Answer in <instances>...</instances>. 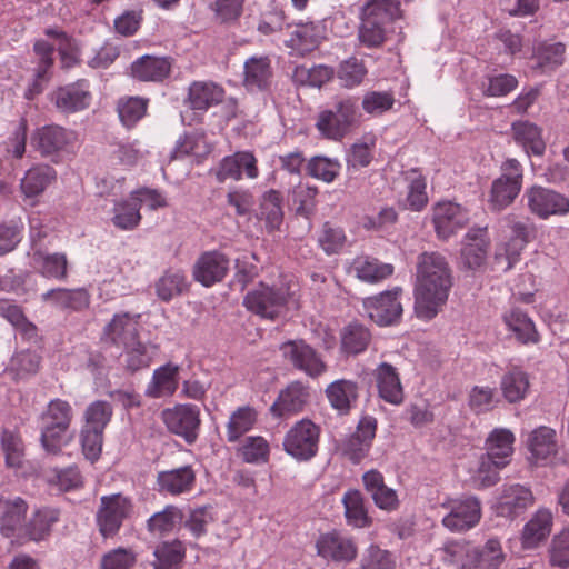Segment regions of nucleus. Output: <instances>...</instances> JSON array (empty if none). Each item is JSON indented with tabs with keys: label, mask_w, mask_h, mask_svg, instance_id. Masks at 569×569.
Segmentation results:
<instances>
[{
	"label": "nucleus",
	"mask_w": 569,
	"mask_h": 569,
	"mask_svg": "<svg viewBox=\"0 0 569 569\" xmlns=\"http://www.w3.org/2000/svg\"><path fill=\"white\" fill-rule=\"evenodd\" d=\"M523 198L530 213L539 219L569 213V198L553 189L533 184L527 188Z\"/></svg>",
	"instance_id": "obj_13"
},
{
	"label": "nucleus",
	"mask_w": 569,
	"mask_h": 569,
	"mask_svg": "<svg viewBox=\"0 0 569 569\" xmlns=\"http://www.w3.org/2000/svg\"><path fill=\"white\" fill-rule=\"evenodd\" d=\"M368 74V69L362 59L355 56L341 61L338 66L337 78L341 86L348 89L360 86Z\"/></svg>",
	"instance_id": "obj_59"
},
{
	"label": "nucleus",
	"mask_w": 569,
	"mask_h": 569,
	"mask_svg": "<svg viewBox=\"0 0 569 569\" xmlns=\"http://www.w3.org/2000/svg\"><path fill=\"white\" fill-rule=\"evenodd\" d=\"M358 279L368 283H378L393 274L395 268L377 258L358 257L352 263Z\"/></svg>",
	"instance_id": "obj_52"
},
{
	"label": "nucleus",
	"mask_w": 569,
	"mask_h": 569,
	"mask_svg": "<svg viewBox=\"0 0 569 569\" xmlns=\"http://www.w3.org/2000/svg\"><path fill=\"white\" fill-rule=\"evenodd\" d=\"M179 386V366L168 362L153 371L151 381L146 388V396L158 399L171 397Z\"/></svg>",
	"instance_id": "obj_37"
},
{
	"label": "nucleus",
	"mask_w": 569,
	"mask_h": 569,
	"mask_svg": "<svg viewBox=\"0 0 569 569\" xmlns=\"http://www.w3.org/2000/svg\"><path fill=\"white\" fill-rule=\"evenodd\" d=\"M491 249L488 227L473 226L463 236L460 259L463 268L477 271L486 266Z\"/></svg>",
	"instance_id": "obj_19"
},
{
	"label": "nucleus",
	"mask_w": 569,
	"mask_h": 569,
	"mask_svg": "<svg viewBox=\"0 0 569 569\" xmlns=\"http://www.w3.org/2000/svg\"><path fill=\"white\" fill-rule=\"evenodd\" d=\"M0 445L8 468L19 469L23 466L24 442L18 431L3 429L0 436Z\"/></svg>",
	"instance_id": "obj_57"
},
{
	"label": "nucleus",
	"mask_w": 569,
	"mask_h": 569,
	"mask_svg": "<svg viewBox=\"0 0 569 569\" xmlns=\"http://www.w3.org/2000/svg\"><path fill=\"white\" fill-rule=\"evenodd\" d=\"M140 313L117 312L103 327L100 341L107 346L127 347L141 340Z\"/></svg>",
	"instance_id": "obj_15"
},
{
	"label": "nucleus",
	"mask_w": 569,
	"mask_h": 569,
	"mask_svg": "<svg viewBox=\"0 0 569 569\" xmlns=\"http://www.w3.org/2000/svg\"><path fill=\"white\" fill-rule=\"evenodd\" d=\"M552 515L547 509H539L526 523L521 541L525 549L536 548L551 532Z\"/></svg>",
	"instance_id": "obj_46"
},
{
	"label": "nucleus",
	"mask_w": 569,
	"mask_h": 569,
	"mask_svg": "<svg viewBox=\"0 0 569 569\" xmlns=\"http://www.w3.org/2000/svg\"><path fill=\"white\" fill-rule=\"evenodd\" d=\"M196 481V470L191 465H187L158 472L156 483L159 492L180 496L190 492L194 488Z\"/></svg>",
	"instance_id": "obj_31"
},
{
	"label": "nucleus",
	"mask_w": 569,
	"mask_h": 569,
	"mask_svg": "<svg viewBox=\"0 0 569 569\" xmlns=\"http://www.w3.org/2000/svg\"><path fill=\"white\" fill-rule=\"evenodd\" d=\"M161 420L167 430L183 439L187 445H193L200 433V409L192 403H178L161 411Z\"/></svg>",
	"instance_id": "obj_11"
},
{
	"label": "nucleus",
	"mask_w": 569,
	"mask_h": 569,
	"mask_svg": "<svg viewBox=\"0 0 569 569\" xmlns=\"http://www.w3.org/2000/svg\"><path fill=\"white\" fill-rule=\"evenodd\" d=\"M140 210V198L130 193L128 199L114 203L111 221L120 230H134L142 219Z\"/></svg>",
	"instance_id": "obj_51"
},
{
	"label": "nucleus",
	"mask_w": 569,
	"mask_h": 569,
	"mask_svg": "<svg viewBox=\"0 0 569 569\" xmlns=\"http://www.w3.org/2000/svg\"><path fill=\"white\" fill-rule=\"evenodd\" d=\"M280 351L287 363L312 379L328 370L321 353L305 339L287 340L280 345Z\"/></svg>",
	"instance_id": "obj_12"
},
{
	"label": "nucleus",
	"mask_w": 569,
	"mask_h": 569,
	"mask_svg": "<svg viewBox=\"0 0 569 569\" xmlns=\"http://www.w3.org/2000/svg\"><path fill=\"white\" fill-rule=\"evenodd\" d=\"M41 299L57 308L71 311H82L90 305V295L84 288H53L42 293Z\"/></svg>",
	"instance_id": "obj_38"
},
{
	"label": "nucleus",
	"mask_w": 569,
	"mask_h": 569,
	"mask_svg": "<svg viewBox=\"0 0 569 569\" xmlns=\"http://www.w3.org/2000/svg\"><path fill=\"white\" fill-rule=\"evenodd\" d=\"M154 569H181L186 558V547L179 539L159 542L153 551Z\"/></svg>",
	"instance_id": "obj_48"
},
{
	"label": "nucleus",
	"mask_w": 569,
	"mask_h": 569,
	"mask_svg": "<svg viewBox=\"0 0 569 569\" xmlns=\"http://www.w3.org/2000/svg\"><path fill=\"white\" fill-rule=\"evenodd\" d=\"M452 286L453 273L447 258L438 251L420 253L413 289L417 317L433 319L447 303Z\"/></svg>",
	"instance_id": "obj_1"
},
{
	"label": "nucleus",
	"mask_w": 569,
	"mask_h": 569,
	"mask_svg": "<svg viewBox=\"0 0 569 569\" xmlns=\"http://www.w3.org/2000/svg\"><path fill=\"white\" fill-rule=\"evenodd\" d=\"M530 389L529 375L520 367L515 366L508 369L500 379V390L508 403H519Z\"/></svg>",
	"instance_id": "obj_44"
},
{
	"label": "nucleus",
	"mask_w": 569,
	"mask_h": 569,
	"mask_svg": "<svg viewBox=\"0 0 569 569\" xmlns=\"http://www.w3.org/2000/svg\"><path fill=\"white\" fill-rule=\"evenodd\" d=\"M346 522L352 528H369L373 523L363 495L359 489H349L342 497Z\"/></svg>",
	"instance_id": "obj_42"
},
{
	"label": "nucleus",
	"mask_w": 569,
	"mask_h": 569,
	"mask_svg": "<svg viewBox=\"0 0 569 569\" xmlns=\"http://www.w3.org/2000/svg\"><path fill=\"white\" fill-rule=\"evenodd\" d=\"M441 560L459 569L476 568V560L472 559L477 555L476 547L467 540H450L438 549Z\"/></svg>",
	"instance_id": "obj_45"
},
{
	"label": "nucleus",
	"mask_w": 569,
	"mask_h": 569,
	"mask_svg": "<svg viewBox=\"0 0 569 569\" xmlns=\"http://www.w3.org/2000/svg\"><path fill=\"white\" fill-rule=\"evenodd\" d=\"M317 187L299 183L292 189V203L295 212L299 217L310 219L317 209Z\"/></svg>",
	"instance_id": "obj_62"
},
{
	"label": "nucleus",
	"mask_w": 569,
	"mask_h": 569,
	"mask_svg": "<svg viewBox=\"0 0 569 569\" xmlns=\"http://www.w3.org/2000/svg\"><path fill=\"white\" fill-rule=\"evenodd\" d=\"M173 58L144 54L131 62L128 74L139 82L163 83L172 73Z\"/></svg>",
	"instance_id": "obj_23"
},
{
	"label": "nucleus",
	"mask_w": 569,
	"mask_h": 569,
	"mask_svg": "<svg viewBox=\"0 0 569 569\" xmlns=\"http://www.w3.org/2000/svg\"><path fill=\"white\" fill-rule=\"evenodd\" d=\"M134 505L130 497L120 492L100 498V505L96 512V523L103 539H112L118 536L123 522L133 515Z\"/></svg>",
	"instance_id": "obj_8"
},
{
	"label": "nucleus",
	"mask_w": 569,
	"mask_h": 569,
	"mask_svg": "<svg viewBox=\"0 0 569 569\" xmlns=\"http://www.w3.org/2000/svg\"><path fill=\"white\" fill-rule=\"evenodd\" d=\"M326 38V28L320 21L299 22L287 44L305 57L317 50Z\"/></svg>",
	"instance_id": "obj_33"
},
{
	"label": "nucleus",
	"mask_w": 569,
	"mask_h": 569,
	"mask_svg": "<svg viewBox=\"0 0 569 569\" xmlns=\"http://www.w3.org/2000/svg\"><path fill=\"white\" fill-rule=\"evenodd\" d=\"M137 560L133 549L118 547L101 557L98 569H133Z\"/></svg>",
	"instance_id": "obj_64"
},
{
	"label": "nucleus",
	"mask_w": 569,
	"mask_h": 569,
	"mask_svg": "<svg viewBox=\"0 0 569 569\" xmlns=\"http://www.w3.org/2000/svg\"><path fill=\"white\" fill-rule=\"evenodd\" d=\"M295 293L289 283L269 286L260 281L243 297V307L262 319L276 320L288 309Z\"/></svg>",
	"instance_id": "obj_5"
},
{
	"label": "nucleus",
	"mask_w": 569,
	"mask_h": 569,
	"mask_svg": "<svg viewBox=\"0 0 569 569\" xmlns=\"http://www.w3.org/2000/svg\"><path fill=\"white\" fill-rule=\"evenodd\" d=\"M320 433V426L310 419H301L286 433L283 450L298 461H309L318 453Z\"/></svg>",
	"instance_id": "obj_9"
},
{
	"label": "nucleus",
	"mask_w": 569,
	"mask_h": 569,
	"mask_svg": "<svg viewBox=\"0 0 569 569\" xmlns=\"http://www.w3.org/2000/svg\"><path fill=\"white\" fill-rule=\"evenodd\" d=\"M400 11L397 0H370L361 9L359 41L367 48H380L387 40L386 24Z\"/></svg>",
	"instance_id": "obj_4"
},
{
	"label": "nucleus",
	"mask_w": 569,
	"mask_h": 569,
	"mask_svg": "<svg viewBox=\"0 0 569 569\" xmlns=\"http://www.w3.org/2000/svg\"><path fill=\"white\" fill-rule=\"evenodd\" d=\"M566 53L567 46L561 41L555 39L538 41L533 44L529 58L530 69L535 74H550L563 66Z\"/></svg>",
	"instance_id": "obj_22"
},
{
	"label": "nucleus",
	"mask_w": 569,
	"mask_h": 569,
	"mask_svg": "<svg viewBox=\"0 0 569 569\" xmlns=\"http://www.w3.org/2000/svg\"><path fill=\"white\" fill-rule=\"evenodd\" d=\"M515 435L505 428L493 429L486 439L483 456L498 460L510 462V457L513 453Z\"/></svg>",
	"instance_id": "obj_50"
},
{
	"label": "nucleus",
	"mask_w": 569,
	"mask_h": 569,
	"mask_svg": "<svg viewBox=\"0 0 569 569\" xmlns=\"http://www.w3.org/2000/svg\"><path fill=\"white\" fill-rule=\"evenodd\" d=\"M50 101L62 114H73L87 110L92 102V91L87 79L57 87L50 94Z\"/></svg>",
	"instance_id": "obj_17"
},
{
	"label": "nucleus",
	"mask_w": 569,
	"mask_h": 569,
	"mask_svg": "<svg viewBox=\"0 0 569 569\" xmlns=\"http://www.w3.org/2000/svg\"><path fill=\"white\" fill-rule=\"evenodd\" d=\"M403 179L408 183V208L411 211H422L429 202L426 177L419 168H411L403 173Z\"/></svg>",
	"instance_id": "obj_53"
},
{
	"label": "nucleus",
	"mask_w": 569,
	"mask_h": 569,
	"mask_svg": "<svg viewBox=\"0 0 569 569\" xmlns=\"http://www.w3.org/2000/svg\"><path fill=\"white\" fill-rule=\"evenodd\" d=\"M150 100L139 96H124L117 102V112L121 123L128 128H133L148 111Z\"/></svg>",
	"instance_id": "obj_56"
},
{
	"label": "nucleus",
	"mask_w": 569,
	"mask_h": 569,
	"mask_svg": "<svg viewBox=\"0 0 569 569\" xmlns=\"http://www.w3.org/2000/svg\"><path fill=\"white\" fill-rule=\"evenodd\" d=\"M237 455L247 463H266L270 458V445L261 436L247 437Z\"/></svg>",
	"instance_id": "obj_60"
},
{
	"label": "nucleus",
	"mask_w": 569,
	"mask_h": 569,
	"mask_svg": "<svg viewBox=\"0 0 569 569\" xmlns=\"http://www.w3.org/2000/svg\"><path fill=\"white\" fill-rule=\"evenodd\" d=\"M359 383L349 379H338L330 382L325 395L331 408L340 416H348L359 400Z\"/></svg>",
	"instance_id": "obj_32"
},
{
	"label": "nucleus",
	"mask_w": 569,
	"mask_h": 569,
	"mask_svg": "<svg viewBox=\"0 0 569 569\" xmlns=\"http://www.w3.org/2000/svg\"><path fill=\"white\" fill-rule=\"evenodd\" d=\"M28 502L16 497L0 498V533L7 539H12V545L22 546V536L27 526Z\"/></svg>",
	"instance_id": "obj_18"
},
{
	"label": "nucleus",
	"mask_w": 569,
	"mask_h": 569,
	"mask_svg": "<svg viewBox=\"0 0 569 569\" xmlns=\"http://www.w3.org/2000/svg\"><path fill=\"white\" fill-rule=\"evenodd\" d=\"M401 287L381 291L362 299V307L367 317L379 327H391L400 323L403 308L400 297Z\"/></svg>",
	"instance_id": "obj_10"
},
{
	"label": "nucleus",
	"mask_w": 569,
	"mask_h": 569,
	"mask_svg": "<svg viewBox=\"0 0 569 569\" xmlns=\"http://www.w3.org/2000/svg\"><path fill=\"white\" fill-rule=\"evenodd\" d=\"M309 397V388L302 381L295 380L279 392L270 411L277 418L297 415L305 409Z\"/></svg>",
	"instance_id": "obj_29"
},
{
	"label": "nucleus",
	"mask_w": 569,
	"mask_h": 569,
	"mask_svg": "<svg viewBox=\"0 0 569 569\" xmlns=\"http://www.w3.org/2000/svg\"><path fill=\"white\" fill-rule=\"evenodd\" d=\"M182 519V510L177 506L168 505L147 520V529L152 535L164 536L170 533Z\"/></svg>",
	"instance_id": "obj_58"
},
{
	"label": "nucleus",
	"mask_w": 569,
	"mask_h": 569,
	"mask_svg": "<svg viewBox=\"0 0 569 569\" xmlns=\"http://www.w3.org/2000/svg\"><path fill=\"white\" fill-rule=\"evenodd\" d=\"M340 162L326 156H315L306 163L308 176L327 183L333 182L340 174Z\"/></svg>",
	"instance_id": "obj_61"
},
{
	"label": "nucleus",
	"mask_w": 569,
	"mask_h": 569,
	"mask_svg": "<svg viewBox=\"0 0 569 569\" xmlns=\"http://www.w3.org/2000/svg\"><path fill=\"white\" fill-rule=\"evenodd\" d=\"M512 138L526 152L542 156L546 142L542 138V128L529 120H518L511 124Z\"/></svg>",
	"instance_id": "obj_40"
},
{
	"label": "nucleus",
	"mask_w": 569,
	"mask_h": 569,
	"mask_svg": "<svg viewBox=\"0 0 569 569\" xmlns=\"http://www.w3.org/2000/svg\"><path fill=\"white\" fill-rule=\"evenodd\" d=\"M335 69L326 64H317L311 68L305 64L296 66L291 76L297 87L321 88L335 77Z\"/></svg>",
	"instance_id": "obj_55"
},
{
	"label": "nucleus",
	"mask_w": 569,
	"mask_h": 569,
	"mask_svg": "<svg viewBox=\"0 0 569 569\" xmlns=\"http://www.w3.org/2000/svg\"><path fill=\"white\" fill-rule=\"evenodd\" d=\"M33 261L39 274L46 279L66 281L69 277L70 263L63 252L49 253L37 250L33 253Z\"/></svg>",
	"instance_id": "obj_43"
},
{
	"label": "nucleus",
	"mask_w": 569,
	"mask_h": 569,
	"mask_svg": "<svg viewBox=\"0 0 569 569\" xmlns=\"http://www.w3.org/2000/svg\"><path fill=\"white\" fill-rule=\"evenodd\" d=\"M481 519V503L476 497H463L450 502V512L442 525L452 532L468 531Z\"/></svg>",
	"instance_id": "obj_24"
},
{
	"label": "nucleus",
	"mask_w": 569,
	"mask_h": 569,
	"mask_svg": "<svg viewBox=\"0 0 569 569\" xmlns=\"http://www.w3.org/2000/svg\"><path fill=\"white\" fill-rule=\"evenodd\" d=\"M535 503V497L529 487L520 483L503 485L495 506L497 516L513 520L523 515Z\"/></svg>",
	"instance_id": "obj_25"
},
{
	"label": "nucleus",
	"mask_w": 569,
	"mask_h": 569,
	"mask_svg": "<svg viewBox=\"0 0 569 569\" xmlns=\"http://www.w3.org/2000/svg\"><path fill=\"white\" fill-rule=\"evenodd\" d=\"M73 409L69 401L61 398L51 399L39 416L41 422L40 443L51 456H59L73 436L70 428L73 421Z\"/></svg>",
	"instance_id": "obj_2"
},
{
	"label": "nucleus",
	"mask_w": 569,
	"mask_h": 569,
	"mask_svg": "<svg viewBox=\"0 0 569 569\" xmlns=\"http://www.w3.org/2000/svg\"><path fill=\"white\" fill-rule=\"evenodd\" d=\"M57 180V171L47 163L33 164L21 180L20 189L27 198H36Z\"/></svg>",
	"instance_id": "obj_39"
},
{
	"label": "nucleus",
	"mask_w": 569,
	"mask_h": 569,
	"mask_svg": "<svg viewBox=\"0 0 569 569\" xmlns=\"http://www.w3.org/2000/svg\"><path fill=\"white\" fill-rule=\"evenodd\" d=\"M431 211L433 230L441 241H448L470 222L469 210L453 201H439Z\"/></svg>",
	"instance_id": "obj_14"
},
{
	"label": "nucleus",
	"mask_w": 569,
	"mask_h": 569,
	"mask_svg": "<svg viewBox=\"0 0 569 569\" xmlns=\"http://www.w3.org/2000/svg\"><path fill=\"white\" fill-rule=\"evenodd\" d=\"M361 480L363 489L378 509L387 512L399 509L400 499L398 492L386 485L385 477L379 470L371 469L366 471Z\"/></svg>",
	"instance_id": "obj_28"
},
{
	"label": "nucleus",
	"mask_w": 569,
	"mask_h": 569,
	"mask_svg": "<svg viewBox=\"0 0 569 569\" xmlns=\"http://www.w3.org/2000/svg\"><path fill=\"white\" fill-rule=\"evenodd\" d=\"M361 118L358 99L345 97L318 112L315 128L322 139L341 142L360 127Z\"/></svg>",
	"instance_id": "obj_3"
},
{
	"label": "nucleus",
	"mask_w": 569,
	"mask_h": 569,
	"mask_svg": "<svg viewBox=\"0 0 569 569\" xmlns=\"http://www.w3.org/2000/svg\"><path fill=\"white\" fill-rule=\"evenodd\" d=\"M61 519V510L56 507L42 506L36 508L27 520L22 545L29 541L41 542L50 538L54 526Z\"/></svg>",
	"instance_id": "obj_27"
},
{
	"label": "nucleus",
	"mask_w": 569,
	"mask_h": 569,
	"mask_svg": "<svg viewBox=\"0 0 569 569\" xmlns=\"http://www.w3.org/2000/svg\"><path fill=\"white\" fill-rule=\"evenodd\" d=\"M224 96V88L213 81H193L189 86L186 103L196 114H203L223 102Z\"/></svg>",
	"instance_id": "obj_30"
},
{
	"label": "nucleus",
	"mask_w": 569,
	"mask_h": 569,
	"mask_svg": "<svg viewBox=\"0 0 569 569\" xmlns=\"http://www.w3.org/2000/svg\"><path fill=\"white\" fill-rule=\"evenodd\" d=\"M273 79L271 59L268 56L251 57L243 66V86L249 90H269Z\"/></svg>",
	"instance_id": "obj_35"
},
{
	"label": "nucleus",
	"mask_w": 569,
	"mask_h": 569,
	"mask_svg": "<svg viewBox=\"0 0 569 569\" xmlns=\"http://www.w3.org/2000/svg\"><path fill=\"white\" fill-rule=\"evenodd\" d=\"M371 341V330L359 320H352L340 331V351L347 357H356L365 352Z\"/></svg>",
	"instance_id": "obj_34"
},
{
	"label": "nucleus",
	"mask_w": 569,
	"mask_h": 569,
	"mask_svg": "<svg viewBox=\"0 0 569 569\" xmlns=\"http://www.w3.org/2000/svg\"><path fill=\"white\" fill-rule=\"evenodd\" d=\"M315 547L320 558L336 563H351L359 552L355 538L343 535L339 529L320 533Z\"/></svg>",
	"instance_id": "obj_16"
},
{
	"label": "nucleus",
	"mask_w": 569,
	"mask_h": 569,
	"mask_svg": "<svg viewBox=\"0 0 569 569\" xmlns=\"http://www.w3.org/2000/svg\"><path fill=\"white\" fill-rule=\"evenodd\" d=\"M502 319L520 343H537L540 340L533 321L521 309L512 308L503 315Z\"/></svg>",
	"instance_id": "obj_47"
},
{
	"label": "nucleus",
	"mask_w": 569,
	"mask_h": 569,
	"mask_svg": "<svg viewBox=\"0 0 569 569\" xmlns=\"http://www.w3.org/2000/svg\"><path fill=\"white\" fill-rule=\"evenodd\" d=\"M258 421V411L251 406L237 408L226 426V438L230 443L237 442L249 432Z\"/></svg>",
	"instance_id": "obj_49"
},
{
	"label": "nucleus",
	"mask_w": 569,
	"mask_h": 569,
	"mask_svg": "<svg viewBox=\"0 0 569 569\" xmlns=\"http://www.w3.org/2000/svg\"><path fill=\"white\" fill-rule=\"evenodd\" d=\"M378 397L392 406L405 401V389L398 369L389 362H381L372 370Z\"/></svg>",
	"instance_id": "obj_26"
},
{
	"label": "nucleus",
	"mask_w": 569,
	"mask_h": 569,
	"mask_svg": "<svg viewBox=\"0 0 569 569\" xmlns=\"http://www.w3.org/2000/svg\"><path fill=\"white\" fill-rule=\"evenodd\" d=\"M377 429L378 421L375 417L362 416L357 423L356 431L343 441L342 455L352 463H360L371 449Z\"/></svg>",
	"instance_id": "obj_20"
},
{
	"label": "nucleus",
	"mask_w": 569,
	"mask_h": 569,
	"mask_svg": "<svg viewBox=\"0 0 569 569\" xmlns=\"http://www.w3.org/2000/svg\"><path fill=\"white\" fill-rule=\"evenodd\" d=\"M527 447L536 460H547L559 452L557 432L548 426L535 428L528 436Z\"/></svg>",
	"instance_id": "obj_41"
},
{
	"label": "nucleus",
	"mask_w": 569,
	"mask_h": 569,
	"mask_svg": "<svg viewBox=\"0 0 569 569\" xmlns=\"http://www.w3.org/2000/svg\"><path fill=\"white\" fill-rule=\"evenodd\" d=\"M78 141V133L57 123L44 124L37 128L31 134V146L41 158L52 163H61Z\"/></svg>",
	"instance_id": "obj_6"
},
{
	"label": "nucleus",
	"mask_w": 569,
	"mask_h": 569,
	"mask_svg": "<svg viewBox=\"0 0 569 569\" xmlns=\"http://www.w3.org/2000/svg\"><path fill=\"white\" fill-rule=\"evenodd\" d=\"M523 183V169L515 158L506 159L500 166L489 191L488 206L491 211H501L511 206L519 196Z\"/></svg>",
	"instance_id": "obj_7"
},
{
	"label": "nucleus",
	"mask_w": 569,
	"mask_h": 569,
	"mask_svg": "<svg viewBox=\"0 0 569 569\" xmlns=\"http://www.w3.org/2000/svg\"><path fill=\"white\" fill-rule=\"evenodd\" d=\"M230 269L229 257L220 250L202 252L192 268L193 279L206 288L224 280Z\"/></svg>",
	"instance_id": "obj_21"
},
{
	"label": "nucleus",
	"mask_w": 569,
	"mask_h": 569,
	"mask_svg": "<svg viewBox=\"0 0 569 569\" xmlns=\"http://www.w3.org/2000/svg\"><path fill=\"white\" fill-rule=\"evenodd\" d=\"M189 282L184 271L179 269H168L156 282L157 297L164 302H169L174 297L181 296L189 290Z\"/></svg>",
	"instance_id": "obj_54"
},
{
	"label": "nucleus",
	"mask_w": 569,
	"mask_h": 569,
	"mask_svg": "<svg viewBox=\"0 0 569 569\" xmlns=\"http://www.w3.org/2000/svg\"><path fill=\"white\" fill-rule=\"evenodd\" d=\"M361 569H397V558L390 550L372 543L366 549Z\"/></svg>",
	"instance_id": "obj_63"
},
{
	"label": "nucleus",
	"mask_w": 569,
	"mask_h": 569,
	"mask_svg": "<svg viewBox=\"0 0 569 569\" xmlns=\"http://www.w3.org/2000/svg\"><path fill=\"white\" fill-rule=\"evenodd\" d=\"M283 193L276 189L264 191L259 201V219L264 221L269 233L280 230L283 223Z\"/></svg>",
	"instance_id": "obj_36"
}]
</instances>
